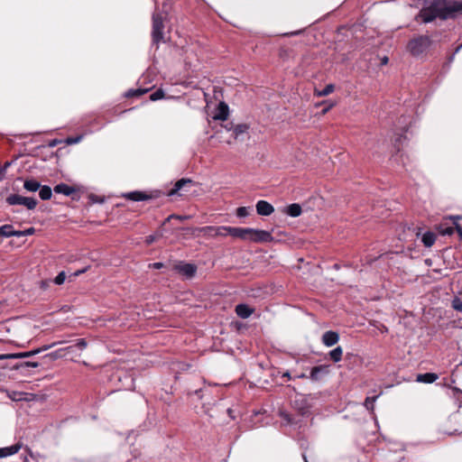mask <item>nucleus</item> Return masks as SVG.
I'll return each instance as SVG.
<instances>
[{
  "label": "nucleus",
  "instance_id": "nucleus-36",
  "mask_svg": "<svg viewBox=\"0 0 462 462\" xmlns=\"http://www.w3.org/2000/svg\"><path fill=\"white\" fill-rule=\"evenodd\" d=\"M81 139H82V136H78L76 138L69 137L66 139V143L68 144H74V143H79Z\"/></svg>",
  "mask_w": 462,
  "mask_h": 462
},
{
  "label": "nucleus",
  "instance_id": "nucleus-31",
  "mask_svg": "<svg viewBox=\"0 0 462 462\" xmlns=\"http://www.w3.org/2000/svg\"><path fill=\"white\" fill-rule=\"evenodd\" d=\"M164 97V92L162 89H157L155 92L151 94L150 99L152 101H157Z\"/></svg>",
  "mask_w": 462,
  "mask_h": 462
},
{
  "label": "nucleus",
  "instance_id": "nucleus-50",
  "mask_svg": "<svg viewBox=\"0 0 462 462\" xmlns=\"http://www.w3.org/2000/svg\"><path fill=\"white\" fill-rule=\"evenodd\" d=\"M58 143H59V141H57V140H53L52 142H51L50 146L53 147V146H55Z\"/></svg>",
  "mask_w": 462,
  "mask_h": 462
},
{
  "label": "nucleus",
  "instance_id": "nucleus-53",
  "mask_svg": "<svg viewBox=\"0 0 462 462\" xmlns=\"http://www.w3.org/2000/svg\"><path fill=\"white\" fill-rule=\"evenodd\" d=\"M283 376H286V377L291 378L290 374H289L288 372H287V373H285V374H283Z\"/></svg>",
  "mask_w": 462,
  "mask_h": 462
},
{
  "label": "nucleus",
  "instance_id": "nucleus-33",
  "mask_svg": "<svg viewBox=\"0 0 462 462\" xmlns=\"http://www.w3.org/2000/svg\"><path fill=\"white\" fill-rule=\"evenodd\" d=\"M23 400L22 401H25V402H32V401H35L38 399V396L34 393H25L23 392Z\"/></svg>",
  "mask_w": 462,
  "mask_h": 462
},
{
  "label": "nucleus",
  "instance_id": "nucleus-7",
  "mask_svg": "<svg viewBox=\"0 0 462 462\" xmlns=\"http://www.w3.org/2000/svg\"><path fill=\"white\" fill-rule=\"evenodd\" d=\"M195 231H198V232L203 234L204 236H209V237L226 236L225 226H207L196 228Z\"/></svg>",
  "mask_w": 462,
  "mask_h": 462
},
{
  "label": "nucleus",
  "instance_id": "nucleus-10",
  "mask_svg": "<svg viewBox=\"0 0 462 462\" xmlns=\"http://www.w3.org/2000/svg\"><path fill=\"white\" fill-rule=\"evenodd\" d=\"M257 214L261 216H270L273 211V207L265 200H259L256 204Z\"/></svg>",
  "mask_w": 462,
  "mask_h": 462
},
{
  "label": "nucleus",
  "instance_id": "nucleus-13",
  "mask_svg": "<svg viewBox=\"0 0 462 462\" xmlns=\"http://www.w3.org/2000/svg\"><path fill=\"white\" fill-rule=\"evenodd\" d=\"M227 116H228V106L226 103L220 102L217 108L216 114L214 115L213 117L216 120L224 121L227 118Z\"/></svg>",
  "mask_w": 462,
  "mask_h": 462
},
{
  "label": "nucleus",
  "instance_id": "nucleus-15",
  "mask_svg": "<svg viewBox=\"0 0 462 462\" xmlns=\"http://www.w3.org/2000/svg\"><path fill=\"white\" fill-rule=\"evenodd\" d=\"M254 312V309L250 308L246 304H238L236 307V313L238 317L242 319H247Z\"/></svg>",
  "mask_w": 462,
  "mask_h": 462
},
{
  "label": "nucleus",
  "instance_id": "nucleus-1",
  "mask_svg": "<svg viewBox=\"0 0 462 462\" xmlns=\"http://www.w3.org/2000/svg\"><path fill=\"white\" fill-rule=\"evenodd\" d=\"M459 12H462V0H431L426 3L418 16L420 17L424 23H430L437 18L447 20Z\"/></svg>",
  "mask_w": 462,
  "mask_h": 462
},
{
  "label": "nucleus",
  "instance_id": "nucleus-54",
  "mask_svg": "<svg viewBox=\"0 0 462 462\" xmlns=\"http://www.w3.org/2000/svg\"><path fill=\"white\" fill-rule=\"evenodd\" d=\"M284 419L290 422L289 415H285Z\"/></svg>",
  "mask_w": 462,
  "mask_h": 462
},
{
  "label": "nucleus",
  "instance_id": "nucleus-2",
  "mask_svg": "<svg viewBox=\"0 0 462 462\" xmlns=\"http://www.w3.org/2000/svg\"><path fill=\"white\" fill-rule=\"evenodd\" d=\"M170 5L165 3L162 5V10H155L152 14V43L158 45L164 42V21L168 17Z\"/></svg>",
  "mask_w": 462,
  "mask_h": 462
},
{
  "label": "nucleus",
  "instance_id": "nucleus-26",
  "mask_svg": "<svg viewBox=\"0 0 462 462\" xmlns=\"http://www.w3.org/2000/svg\"><path fill=\"white\" fill-rule=\"evenodd\" d=\"M14 227L11 225H4L0 226V236L11 237L13 236Z\"/></svg>",
  "mask_w": 462,
  "mask_h": 462
},
{
  "label": "nucleus",
  "instance_id": "nucleus-22",
  "mask_svg": "<svg viewBox=\"0 0 462 462\" xmlns=\"http://www.w3.org/2000/svg\"><path fill=\"white\" fill-rule=\"evenodd\" d=\"M421 241L426 247H430L436 241V235L432 232H426L423 234Z\"/></svg>",
  "mask_w": 462,
  "mask_h": 462
},
{
  "label": "nucleus",
  "instance_id": "nucleus-16",
  "mask_svg": "<svg viewBox=\"0 0 462 462\" xmlns=\"http://www.w3.org/2000/svg\"><path fill=\"white\" fill-rule=\"evenodd\" d=\"M21 444H14L10 447L0 448V458L16 454L21 449Z\"/></svg>",
  "mask_w": 462,
  "mask_h": 462
},
{
  "label": "nucleus",
  "instance_id": "nucleus-29",
  "mask_svg": "<svg viewBox=\"0 0 462 462\" xmlns=\"http://www.w3.org/2000/svg\"><path fill=\"white\" fill-rule=\"evenodd\" d=\"M342 354V348H333V350L329 352V356L334 362H338L341 360Z\"/></svg>",
  "mask_w": 462,
  "mask_h": 462
},
{
  "label": "nucleus",
  "instance_id": "nucleus-39",
  "mask_svg": "<svg viewBox=\"0 0 462 462\" xmlns=\"http://www.w3.org/2000/svg\"><path fill=\"white\" fill-rule=\"evenodd\" d=\"M443 235H451L454 232V227H447L440 231Z\"/></svg>",
  "mask_w": 462,
  "mask_h": 462
},
{
  "label": "nucleus",
  "instance_id": "nucleus-41",
  "mask_svg": "<svg viewBox=\"0 0 462 462\" xmlns=\"http://www.w3.org/2000/svg\"><path fill=\"white\" fill-rule=\"evenodd\" d=\"M156 240V237L154 236H148L145 239V243L147 245L152 244Z\"/></svg>",
  "mask_w": 462,
  "mask_h": 462
},
{
  "label": "nucleus",
  "instance_id": "nucleus-12",
  "mask_svg": "<svg viewBox=\"0 0 462 462\" xmlns=\"http://www.w3.org/2000/svg\"><path fill=\"white\" fill-rule=\"evenodd\" d=\"M192 185L193 181L190 179H180L175 183L174 188L169 191L168 195L173 196L175 194H178L185 187H190Z\"/></svg>",
  "mask_w": 462,
  "mask_h": 462
},
{
  "label": "nucleus",
  "instance_id": "nucleus-9",
  "mask_svg": "<svg viewBox=\"0 0 462 462\" xmlns=\"http://www.w3.org/2000/svg\"><path fill=\"white\" fill-rule=\"evenodd\" d=\"M174 269L178 273H180V274H182L188 278H192L197 272V267L195 264L187 263H180L179 264H176L174 266Z\"/></svg>",
  "mask_w": 462,
  "mask_h": 462
},
{
  "label": "nucleus",
  "instance_id": "nucleus-42",
  "mask_svg": "<svg viewBox=\"0 0 462 462\" xmlns=\"http://www.w3.org/2000/svg\"><path fill=\"white\" fill-rule=\"evenodd\" d=\"M150 267L153 268V269H161L163 267V263H154L152 264H150Z\"/></svg>",
  "mask_w": 462,
  "mask_h": 462
},
{
  "label": "nucleus",
  "instance_id": "nucleus-4",
  "mask_svg": "<svg viewBox=\"0 0 462 462\" xmlns=\"http://www.w3.org/2000/svg\"><path fill=\"white\" fill-rule=\"evenodd\" d=\"M6 203L10 206L21 205L29 210H33L38 204L37 199L32 197H24L19 194H11L6 197Z\"/></svg>",
  "mask_w": 462,
  "mask_h": 462
},
{
  "label": "nucleus",
  "instance_id": "nucleus-23",
  "mask_svg": "<svg viewBox=\"0 0 462 462\" xmlns=\"http://www.w3.org/2000/svg\"><path fill=\"white\" fill-rule=\"evenodd\" d=\"M52 191L51 189L47 185H41V188L39 189V196L42 200H47L51 198Z\"/></svg>",
  "mask_w": 462,
  "mask_h": 462
},
{
  "label": "nucleus",
  "instance_id": "nucleus-38",
  "mask_svg": "<svg viewBox=\"0 0 462 462\" xmlns=\"http://www.w3.org/2000/svg\"><path fill=\"white\" fill-rule=\"evenodd\" d=\"M171 218H177V219H180V220H184V219L189 218V217L188 216L171 215V216H169L166 218V221H170Z\"/></svg>",
  "mask_w": 462,
  "mask_h": 462
},
{
  "label": "nucleus",
  "instance_id": "nucleus-3",
  "mask_svg": "<svg viewBox=\"0 0 462 462\" xmlns=\"http://www.w3.org/2000/svg\"><path fill=\"white\" fill-rule=\"evenodd\" d=\"M431 41L429 36L420 35L411 40L408 43V51L414 56L423 53L430 45Z\"/></svg>",
  "mask_w": 462,
  "mask_h": 462
},
{
  "label": "nucleus",
  "instance_id": "nucleus-32",
  "mask_svg": "<svg viewBox=\"0 0 462 462\" xmlns=\"http://www.w3.org/2000/svg\"><path fill=\"white\" fill-rule=\"evenodd\" d=\"M66 273L65 272H60L54 279V282L58 285L62 284L66 280Z\"/></svg>",
  "mask_w": 462,
  "mask_h": 462
},
{
  "label": "nucleus",
  "instance_id": "nucleus-43",
  "mask_svg": "<svg viewBox=\"0 0 462 462\" xmlns=\"http://www.w3.org/2000/svg\"><path fill=\"white\" fill-rule=\"evenodd\" d=\"M13 236H16V237H22V236H24V234H23V231H17V230H14V232H13Z\"/></svg>",
  "mask_w": 462,
  "mask_h": 462
},
{
  "label": "nucleus",
  "instance_id": "nucleus-17",
  "mask_svg": "<svg viewBox=\"0 0 462 462\" xmlns=\"http://www.w3.org/2000/svg\"><path fill=\"white\" fill-rule=\"evenodd\" d=\"M42 348H36L33 351L31 352H25V353H19V354H9V355H0V360L1 359H8V358H23L31 356L32 355L38 354L41 352Z\"/></svg>",
  "mask_w": 462,
  "mask_h": 462
},
{
  "label": "nucleus",
  "instance_id": "nucleus-34",
  "mask_svg": "<svg viewBox=\"0 0 462 462\" xmlns=\"http://www.w3.org/2000/svg\"><path fill=\"white\" fill-rule=\"evenodd\" d=\"M249 215V209L245 207H240L236 209V216L239 217H245Z\"/></svg>",
  "mask_w": 462,
  "mask_h": 462
},
{
  "label": "nucleus",
  "instance_id": "nucleus-6",
  "mask_svg": "<svg viewBox=\"0 0 462 462\" xmlns=\"http://www.w3.org/2000/svg\"><path fill=\"white\" fill-rule=\"evenodd\" d=\"M330 372V365H320L311 368L309 378L312 382H319Z\"/></svg>",
  "mask_w": 462,
  "mask_h": 462
},
{
  "label": "nucleus",
  "instance_id": "nucleus-45",
  "mask_svg": "<svg viewBox=\"0 0 462 462\" xmlns=\"http://www.w3.org/2000/svg\"><path fill=\"white\" fill-rule=\"evenodd\" d=\"M75 346H79V347L85 346L84 339L83 338L79 339L78 342L75 344Z\"/></svg>",
  "mask_w": 462,
  "mask_h": 462
},
{
  "label": "nucleus",
  "instance_id": "nucleus-46",
  "mask_svg": "<svg viewBox=\"0 0 462 462\" xmlns=\"http://www.w3.org/2000/svg\"><path fill=\"white\" fill-rule=\"evenodd\" d=\"M11 165V162H6L4 166L2 168H0V170H3V174L5 172V171L7 170V168Z\"/></svg>",
  "mask_w": 462,
  "mask_h": 462
},
{
  "label": "nucleus",
  "instance_id": "nucleus-24",
  "mask_svg": "<svg viewBox=\"0 0 462 462\" xmlns=\"http://www.w3.org/2000/svg\"><path fill=\"white\" fill-rule=\"evenodd\" d=\"M248 130V125H245V124H240V125H236L234 128H233V135H234V139L236 140L238 139V137L246 133Z\"/></svg>",
  "mask_w": 462,
  "mask_h": 462
},
{
  "label": "nucleus",
  "instance_id": "nucleus-40",
  "mask_svg": "<svg viewBox=\"0 0 462 462\" xmlns=\"http://www.w3.org/2000/svg\"><path fill=\"white\" fill-rule=\"evenodd\" d=\"M34 233H35V229L33 227H30V228L23 230L24 236L33 235Z\"/></svg>",
  "mask_w": 462,
  "mask_h": 462
},
{
  "label": "nucleus",
  "instance_id": "nucleus-28",
  "mask_svg": "<svg viewBox=\"0 0 462 462\" xmlns=\"http://www.w3.org/2000/svg\"><path fill=\"white\" fill-rule=\"evenodd\" d=\"M335 89V87L333 84H328L327 85L324 89L320 90V91H316L315 94L318 96V97H326L329 94H331Z\"/></svg>",
  "mask_w": 462,
  "mask_h": 462
},
{
  "label": "nucleus",
  "instance_id": "nucleus-47",
  "mask_svg": "<svg viewBox=\"0 0 462 462\" xmlns=\"http://www.w3.org/2000/svg\"><path fill=\"white\" fill-rule=\"evenodd\" d=\"M24 365L26 366H32V367H37L38 366V363H35V362H25Z\"/></svg>",
  "mask_w": 462,
  "mask_h": 462
},
{
  "label": "nucleus",
  "instance_id": "nucleus-27",
  "mask_svg": "<svg viewBox=\"0 0 462 462\" xmlns=\"http://www.w3.org/2000/svg\"><path fill=\"white\" fill-rule=\"evenodd\" d=\"M6 394L8 398H10L14 402H21L23 400V392L18 391H6Z\"/></svg>",
  "mask_w": 462,
  "mask_h": 462
},
{
  "label": "nucleus",
  "instance_id": "nucleus-11",
  "mask_svg": "<svg viewBox=\"0 0 462 462\" xmlns=\"http://www.w3.org/2000/svg\"><path fill=\"white\" fill-rule=\"evenodd\" d=\"M339 335L335 331H327L322 336V343L327 346H334L338 342Z\"/></svg>",
  "mask_w": 462,
  "mask_h": 462
},
{
  "label": "nucleus",
  "instance_id": "nucleus-21",
  "mask_svg": "<svg viewBox=\"0 0 462 462\" xmlns=\"http://www.w3.org/2000/svg\"><path fill=\"white\" fill-rule=\"evenodd\" d=\"M285 212L289 216L296 217H299L301 214L302 210H301V207L299 204L293 203V204L289 205L286 208V211Z\"/></svg>",
  "mask_w": 462,
  "mask_h": 462
},
{
  "label": "nucleus",
  "instance_id": "nucleus-51",
  "mask_svg": "<svg viewBox=\"0 0 462 462\" xmlns=\"http://www.w3.org/2000/svg\"><path fill=\"white\" fill-rule=\"evenodd\" d=\"M387 62H388V58L387 57H383L382 59V64H387Z\"/></svg>",
  "mask_w": 462,
  "mask_h": 462
},
{
  "label": "nucleus",
  "instance_id": "nucleus-49",
  "mask_svg": "<svg viewBox=\"0 0 462 462\" xmlns=\"http://www.w3.org/2000/svg\"><path fill=\"white\" fill-rule=\"evenodd\" d=\"M295 377L296 378H309V376L304 373L299 374L295 375Z\"/></svg>",
  "mask_w": 462,
  "mask_h": 462
},
{
  "label": "nucleus",
  "instance_id": "nucleus-18",
  "mask_svg": "<svg viewBox=\"0 0 462 462\" xmlns=\"http://www.w3.org/2000/svg\"><path fill=\"white\" fill-rule=\"evenodd\" d=\"M125 197L133 201H142L151 199V196L142 191H133L125 195Z\"/></svg>",
  "mask_w": 462,
  "mask_h": 462
},
{
  "label": "nucleus",
  "instance_id": "nucleus-44",
  "mask_svg": "<svg viewBox=\"0 0 462 462\" xmlns=\"http://www.w3.org/2000/svg\"><path fill=\"white\" fill-rule=\"evenodd\" d=\"M85 269H81V270H79L77 272H75L74 273H72L70 276H69V280H71V277H75V276H78L79 274L80 273H85Z\"/></svg>",
  "mask_w": 462,
  "mask_h": 462
},
{
  "label": "nucleus",
  "instance_id": "nucleus-35",
  "mask_svg": "<svg viewBox=\"0 0 462 462\" xmlns=\"http://www.w3.org/2000/svg\"><path fill=\"white\" fill-rule=\"evenodd\" d=\"M452 306L456 310H462V300L459 299H455L452 302Z\"/></svg>",
  "mask_w": 462,
  "mask_h": 462
},
{
  "label": "nucleus",
  "instance_id": "nucleus-14",
  "mask_svg": "<svg viewBox=\"0 0 462 462\" xmlns=\"http://www.w3.org/2000/svg\"><path fill=\"white\" fill-rule=\"evenodd\" d=\"M439 378L435 373L419 374L416 377V382L421 383H432Z\"/></svg>",
  "mask_w": 462,
  "mask_h": 462
},
{
  "label": "nucleus",
  "instance_id": "nucleus-8",
  "mask_svg": "<svg viewBox=\"0 0 462 462\" xmlns=\"http://www.w3.org/2000/svg\"><path fill=\"white\" fill-rule=\"evenodd\" d=\"M248 229L249 227H233L225 226L226 236L230 235L233 237L240 238L248 241Z\"/></svg>",
  "mask_w": 462,
  "mask_h": 462
},
{
  "label": "nucleus",
  "instance_id": "nucleus-5",
  "mask_svg": "<svg viewBox=\"0 0 462 462\" xmlns=\"http://www.w3.org/2000/svg\"><path fill=\"white\" fill-rule=\"evenodd\" d=\"M273 237L272 234L265 230L248 229V241L254 243H268L272 242Z\"/></svg>",
  "mask_w": 462,
  "mask_h": 462
},
{
  "label": "nucleus",
  "instance_id": "nucleus-56",
  "mask_svg": "<svg viewBox=\"0 0 462 462\" xmlns=\"http://www.w3.org/2000/svg\"><path fill=\"white\" fill-rule=\"evenodd\" d=\"M303 458H304L305 462H309L305 456H303Z\"/></svg>",
  "mask_w": 462,
  "mask_h": 462
},
{
  "label": "nucleus",
  "instance_id": "nucleus-48",
  "mask_svg": "<svg viewBox=\"0 0 462 462\" xmlns=\"http://www.w3.org/2000/svg\"><path fill=\"white\" fill-rule=\"evenodd\" d=\"M455 228L457 231L459 236L462 238V227L460 226L457 225Z\"/></svg>",
  "mask_w": 462,
  "mask_h": 462
},
{
  "label": "nucleus",
  "instance_id": "nucleus-52",
  "mask_svg": "<svg viewBox=\"0 0 462 462\" xmlns=\"http://www.w3.org/2000/svg\"><path fill=\"white\" fill-rule=\"evenodd\" d=\"M332 106H333V104H331L328 107L323 109L322 113L326 114L330 109V107H332Z\"/></svg>",
  "mask_w": 462,
  "mask_h": 462
},
{
  "label": "nucleus",
  "instance_id": "nucleus-25",
  "mask_svg": "<svg viewBox=\"0 0 462 462\" xmlns=\"http://www.w3.org/2000/svg\"><path fill=\"white\" fill-rule=\"evenodd\" d=\"M149 91V88H137V89H130L126 92L125 97H135L143 96V94L147 93Z\"/></svg>",
  "mask_w": 462,
  "mask_h": 462
},
{
  "label": "nucleus",
  "instance_id": "nucleus-30",
  "mask_svg": "<svg viewBox=\"0 0 462 462\" xmlns=\"http://www.w3.org/2000/svg\"><path fill=\"white\" fill-rule=\"evenodd\" d=\"M378 398V395L373 396V397H366L364 402L365 407L368 410L373 411L374 409V402L376 399Z\"/></svg>",
  "mask_w": 462,
  "mask_h": 462
},
{
  "label": "nucleus",
  "instance_id": "nucleus-55",
  "mask_svg": "<svg viewBox=\"0 0 462 462\" xmlns=\"http://www.w3.org/2000/svg\"><path fill=\"white\" fill-rule=\"evenodd\" d=\"M55 345H56V343H52V344L49 345L48 346L52 347V346H55Z\"/></svg>",
  "mask_w": 462,
  "mask_h": 462
},
{
  "label": "nucleus",
  "instance_id": "nucleus-20",
  "mask_svg": "<svg viewBox=\"0 0 462 462\" xmlns=\"http://www.w3.org/2000/svg\"><path fill=\"white\" fill-rule=\"evenodd\" d=\"M54 191L59 194L69 196L74 192V189L65 183H60L54 187Z\"/></svg>",
  "mask_w": 462,
  "mask_h": 462
},
{
  "label": "nucleus",
  "instance_id": "nucleus-19",
  "mask_svg": "<svg viewBox=\"0 0 462 462\" xmlns=\"http://www.w3.org/2000/svg\"><path fill=\"white\" fill-rule=\"evenodd\" d=\"M23 188L29 192H35L41 188V183L33 179L25 180Z\"/></svg>",
  "mask_w": 462,
  "mask_h": 462
},
{
  "label": "nucleus",
  "instance_id": "nucleus-37",
  "mask_svg": "<svg viewBox=\"0 0 462 462\" xmlns=\"http://www.w3.org/2000/svg\"><path fill=\"white\" fill-rule=\"evenodd\" d=\"M88 204L91 202V203H96V202H102L103 201V199H97V197L93 194H88Z\"/></svg>",
  "mask_w": 462,
  "mask_h": 462
}]
</instances>
